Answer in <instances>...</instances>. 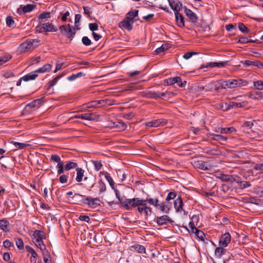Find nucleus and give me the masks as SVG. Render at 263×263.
Wrapping results in <instances>:
<instances>
[{"mask_svg":"<svg viewBox=\"0 0 263 263\" xmlns=\"http://www.w3.org/2000/svg\"><path fill=\"white\" fill-rule=\"evenodd\" d=\"M224 247H219L216 248L215 251V255L218 258H220L221 256L225 254L227 250Z\"/></svg>","mask_w":263,"mask_h":263,"instance_id":"nucleus-31","label":"nucleus"},{"mask_svg":"<svg viewBox=\"0 0 263 263\" xmlns=\"http://www.w3.org/2000/svg\"><path fill=\"white\" fill-rule=\"evenodd\" d=\"M83 197L85 198V196L84 195H80L79 194H75L72 197L73 203L78 204L79 202H82V200H83L84 199H81V198Z\"/></svg>","mask_w":263,"mask_h":263,"instance_id":"nucleus-43","label":"nucleus"},{"mask_svg":"<svg viewBox=\"0 0 263 263\" xmlns=\"http://www.w3.org/2000/svg\"><path fill=\"white\" fill-rule=\"evenodd\" d=\"M51 13L49 12H43L38 16V20L40 24L43 23V20L50 17Z\"/></svg>","mask_w":263,"mask_h":263,"instance_id":"nucleus-38","label":"nucleus"},{"mask_svg":"<svg viewBox=\"0 0 263 263\" xmlns=\"http://www.w3.org/2000/svg\"><path fill=\"white\" fill-rule=\"evenodd\" d=\"M195 234L197 238H199L201 240H204L205 234L201 230H200L198 229H196Z\"/></svg>","mask_w":263,"mask_h":263,"instance_id":"nucleus-51","label":"nucleus"},{"mask_svg":"<svg viewBox=\"0 0 263 263\" xmlns=\"http://www.w3.org/2000/svg\"><path fill=\"white\" fill-rule=\"evenodd\" d=\"M177 196V193L176 192H170L166 199H165V201L164 202L165 203H166V202H170V201L171 200H172V199H175V198Z\"/></svg>","mask_w":263,"mask_h":263,"instance_id":"nucleus-47","label":"nucleus"},{"mask_svg":"<svg viewBox=\"0 0 263 263\" xmlns=\"http://www.w3.org/2000/svg\"><path fill=\"white\" fill-rule=\"evenodd\" d=\"M37 76L38 75L37 74L33 72H31L22 77V79H23V81L27 82L30 80H33L35 79Z\"/></svg>","mask_w":263,"mask_h":263,"instance_id":"nucleus-35","label":"nucleus"},{"mask_svg":"<svg viewBox=\"0 0 263 263\" xmlns=\"http://www.w3.org/2000/svg\"><path fill=\"white\" fill-rule=\"evenodd\" d=\"M184 13L187 17L189 21L194 24H196L198 20L197 15L191 10L188 9L186 6L184 7Z\"/></svg>","mask_w":263,"mask_h":263,"instance_id":"nucleus-10","label":"nucleus"},{"mask_svg":"<svg viewBox=\"0 0 263 263\" xmlns=\"http://www.w3.org/2000/svg\"><path fill=\"white\" fill-rule=\"evenodd\" d=\"M242 63L246 66H254L258 67H263V63L259 61H251L250 60H245Z\"/></svg>","mask_w":263,"mask_h":263,"instance_id":"nucleus-26","label":"nucleus"},{"mask_svg":"<svg viewBox=\"0 0 263 263\" xmlns=\"http://www.w3.org/2000/svg\"><path fill=\"white\" fill-rule=\"evenodd\" d=\"M239 188L243 189L251 186L250 182L248 181H240L239 182Z\"/></svg>","mask_w":263,"mask_h":263,"instance_id":"nucleus-59","label":"nucleus"},{"mask_svg":"<svg viewBox=\"0 0 263 263\" xmlns=\"http://www.w3.org/2000/svg\"><path fill=\"white\" fill-rule=\"evenodd\" d=\"M44 98H41L39 99L35 100L33 101L32 102L29 103L27 106L26 107H30V108H38L40 107V106L42 104V103L44 102Z\"/></svg>","mask_w":263,"mask_h":263,"instance_id":"nucleus-21","label":"nucleus"},{"mask_svg":"<svg viewBox=\"0 0 263 263\" xmlns=\"http://www.w3.org/2000/svg\"><path fill=\"white\" fill-rule=\"evenodd\" d=\"M144 199H140L139 198L132 199L125 198L124 201L121 202V206L127 210H131L134 208H138V206L143 205Z\"/></svg>","mask_w":263,"mask_h":263,"instance_id":"nucleus-3","label":"nucleus"},{"mask_svg":"<svg viewBox=\"0 0 263 263\" xmlns=\"http://www.w3.org/2000/svg\"><path fill=\"white\" fill-rule=\"evenodd\" d=\"M231 235L229 233H225L219 238V245L220 247H226L231 241Z\"/></svg>","mask_w":263,"mask_h":263,"instance_id":"nucleus-13","label":"nucleus"},{"mask_svg":"<svg viewBox=\"0 0 263 263\" xmlns=\"http://www.w3.org/2000/svg\"><path fill=\"white\" fill-rule=\"evenodd\" d=\"M248 84L247 80L241 79H229L227 80H221L220 82L219 87L221 88H235L245 86Z\"/></svg>","mask_w":263,"mask_h":263,"instance_id":"nucleus-1","label":"nucleus"},{"mask_svg":"<svg viewBox=\"0 0 263 263\" xmlns=\"http://www.w3.org/2000/svg\"><path fill=\"white\" fill-rule=\"evenodd\" d=\"M78 164L72 161H68L64 165V168L66 171L70 170L71 169L77 168Z\"/></svg>","mask_w":263,"mask_h":263,"instance_id":"nucleus-40","label":"nucleus"},{"mask_svg":"<svg viewBox=\"0 0 263 263\" xmlns=\"http://www.w3.org/2000/svg\"><path fill=\"white\" fill-rule=\"evenodd\" d=\"M220 179L222 181H225L228 182H233L235 180V179L233 177V176L225 174H220Z\"/></svg>","mask_w":263,"mask_h":263,"instance_id":"nucleus-37","label":"nucleus"},{"mask_svg":"<svg viewBox=\"0 0 263 263\" xmlns=\"http://www.w3.org/2000/svg\"><path fill=\"white\" fill-rule=\"evenodd\" d=\"M113 104V101L110 99H105L99 100H94L87 103L88 108H97L104 107L106 105H111Z\"/></svg>","mask_w":263,"mask_h":263,"instance_id":"nucleus-5","label":"nucleus"},{"mask_svg":"<svg viewBox=\"0 0 263 263\" xmlns=\"http://www.w3.org/2000/svg\"><path fill=\"white\" fill-rule=\"evenodd\" d=\"M238 43L241 44H246L248 43H257L256 40H248L247 37H239Z\"/></svg>","mask_w":263,"mask_h":263,"instance_id":"nucleus-48","label":"nucleus"},{"mask_svg":"<svg viewBox=\"0 0 263 263\" xmlns=\"http://www.w3.org/2000/svg\"><path fill=\"white\" fill-rule=\"evenodd\" d=\"M211 136L212 139L219 141L221 143H222L223 142L227 141L228 139L227 137L221 135L213 134H212Z\"/></svg>","mask_w":263,"mask_h":263,"instance_id":"nucleus-28","label":"nucleus"},{"mask_svg":"<svg viewBox=\"0 0 263 263\" xmlns=\"http://www.w3.org/2000/svg\"><path fill=\"white\" fill-rule=\"evenodd\" d=\"M6 24L9 27H14V21L11 16H8L7 17Z\"/></svg>","mask_w":263,"mask_h":263,"instance_id":"nucleus-57","label":"nucleus"},{"mask_svg":"<svg viewBox=\"0 0 263 263\" xmlns=\"http://www.w3.org/2000/svg\"><path fill=\"white\" fill-rule=\"evenodd\" d=\"M144 203H142L143 205L138 206L137 208V210L140 214L144 213V216L146 218L149 214H151L152 211L151 208L146 205V203L147 202L146 201V199H144Z\"/></svg>","mask_w":263,"mask_h":263,"instance_id":"nucleus-12","label":"nucleus"},{"mask_svg":"<svg viewBox=\"0 0 263 263\" xmlns=\"http://www.w3.org/2000/svg\"><path fill=\"white\" fill-rule=\"evenodd\" d=\"M62 35L72 41L76 34V28L70 24L62 25L59 28Z\"/></svg>","mask_w":263,"mask_h":263,"instance_id":"nucleus-4","label":"nucleus"},{"mask_svg":"<svg viewBox=\"0 0 263 263\" xmlns=\"http://www.w3.org/2000/svg\"><path fill=\"white\" fill-rule=\"evenodd\" d=\"M32 236V238H37L40 240L45 239L44 232L41 230H35L33 232Z\"/></svg>","mask_w":263,"mask_h":263,"instance_id":"nucleus-32","label":"nucleus"},{"mask_svg":"<svg viewBox=\"0 0 263 263\" xmlns=\"http://www.w3.org/2000/svg\"><path fill=\"white\" fill-rule=\"evenodd\" d=\"M167 123V121L164 119H159L153 120L150 122H147L145 125L147 127H157L161 126H164Z\"/></svg>","mask_w":263,"mask_h":263,"instance_id":"nucleus-11","label":"nucleus"},{"mask_svg":"<svg viewBox=\"0 0 263 263\" xmlns=\"http://www.w3.org/2000/svg\"><path fill=\"white\" fill-rule=\"evenodd\" d=\"M57 167L58 168L57 173L58 175L62 174L64 173L65 168L64 166L63 165V163H58L57 165Z\"/></svg>","mask_w":263,"mask_h":263,"instance_id":"nucleus-58","label":"nucleus"},{"mask_svg":"<svg viewBox=\"0 0 263 263\" xmlns=\"http://www.w3.org/2000/svg\"><path fill=\"white\" fill-rule=\"evenodd\" d=\"M156 221L159 226H162L167 222H172L173 221L167 216L163 215L156 218Z\"/></svg>","mask_w":263,"mask_h":263,"instance_id":"nucleus-16","label":"nucleus"},{"mask_svg":"<svg viewBox=\"0 0 263 263\" xmlns=\"http://www.w3.org/2000/svg\"><path fill=\"white\" fill-rule=\"evenodd\" d=\"M12 143L15 146V147L19 148V149L24 148L29 145V144H28L20 143V142H12Z\"/></svg>","mask_w":263,"mask_h":263,"instance_id":"nucleus-55","label":"nucleus"},{"mask_svg":"<svg viewBox=\"0 0 263 263\" xmlns=\"http://www.w3.org/2000/svg\"><path fill=\"white\" fill-rule=\"evenodd\" d=\"M248 96L249 98L254 100H260L262 99V93L258 91H251Z\"/></svg>","mask_w":263,"mask_h":263,"instance_id":"nucleus-19","label":"nucleus"},{"mask_svg":"<svg viewBox=\"0 0 263 263\" xmlns=\"http://www.w3.org/2000/svg\"><path fill=\"white\" fill-rule=\"evenodd\" d=\"M176 21L177 26L180 28L184 26V20L183 16L178 12H175Z\"/></svg>","mask_w":263,"mask_h":263,"instance_id":"nucleus-24","label":"nucleus"},{"mask_svg":"<svg viewBox=\"0 0 263 263\" xmlns=\"http://www.w3.org/2000/svg\"><path fill=\"white\" fill-rule=\"evenodd\" d=\"M114 126L117 128L119 130H124L127 127V125L123 122H117L114 123Z\"/></svg>","mask_w":263,"mask_h":263,"instance_id":"nucleus-42","label":"nucleus"},{"mask_svg":"<svg viewBox=\"0 0 263 263\" xmlns=\"http://www.w3.org/2000/svg\"><path fill=\"white\" fill-rule=\"evenodd\" d=\"M77 171V177L76 178V180L78 182H80L83 180V177H84V170H83L82 168L80 167H77L76 168Z\"/></svg>","mask_w":263,"mask_h":263,"instance_id":"nucleus-30","label":"nucleus"},{"mask_svg":"<svg viewBox=\"0 0 263 263\" xmlns=\"http://www.w3.org/2000/svg\"><path fill=\"white\" fill-rule=\"evenodd\" d=\"M52 66L50 64H45L42 67L39 68L37 70H36V72H39V73H44L46 72H48L51 70L52 68Z\"/></svg>","mask_w":263,"mask_h":263,"instance_id":"nucleus-34","label":"nucleus"},{"mask_svg":"<svg viewBox=\"0 0 263 263\" xmlns=\"http://www.w3.org/2000/svg\"><path fill=\"white\" fill-rule=\"evenodd\" d=\"M132 22L125 18L119 23V27L121 28L127 29L128 30H131L133 29V24Z\"/></svg>","mask_w":263,"mask_h":263,"instance_id":"nucleus-20","label":"nucleus"},{"mask_svg":"<svg viewBox=\"0 0 263 263\" xmlns=\"http://www.w3.org/2000/svg\"><path fill=\"white\" fill-rule=\"evenodd\" d=\"M180 80V78L179 77L171 78L166 80V83L168 85L177 84L179 86Z\"/></svg>","mask_w":263,"mask_h":263,"instance_id":"nucleus-36","label":"nucleus"},{"mask_svg":"<svg viewBox=\"0 0 263 263\" xmlns=\"http://www.w3.org/2000/svg\"><path fill=\"white\" fill-rule=\"evenodd\" d=\"M227 62H210L205 64L201 65L199 67L200 69L204 68H213L215 67H224L226 66Z\"/></svg>","mask_w":263,"mask_h":263,"instance_id":"nucleus-14","label":"nucleus"},{"mask_svg":"<svg viewBox=\"0 0 263 263\" xmlns=\"http://www.w3.org/2000/svg\"><path fill=\"white\" fill-rule=\"evenodd\" d=\"M169 44L168 43H165L164 44H162L161 47L157 48L155 52H156V54H159L161 53L162 52H164V51L170 48Z\"/></svg>","mask_w":263,"mask_h":263,"instance_id":"nucleus-39","label":"nucleus"},{"mask_svg":"<svg viewBox=\"0 0 263 263\" xmlns=\"http://www.w3.org/2000/svg\"><path fill=\"white\" fill-rule=\"evenodd\" d=\"M254 86L258 90H263V81L258 80L253 83Z\"/></svg>","mask_w":263,"mask_h":263,"instance_id":"nucleus-53","label":"nucleus"},{"mask_svg":"<svg viewBox=\"0 0 263 263\" xmlns=\"http://www.w3.org/2000/svg\"><path fill=\"white\" fill-rule=\"evenodd\" d=\"M198 52H188L184 54L183 57L187 60L189 59L192 55L198 54Z\"/></svg>","mask_w":263,"mask_h":263,"instance_id":"nucleus-64","label":"nucleus"},{"mask_svg":"<svg viewBox=\"0 0 263 263\" xmlns=\"http://www.w3.org/2000/svg\"><path fill=\"white\" fill-rule=\"evenodd\" d=\"M89 28L92 32H95V31L97 30L98 29V25L97 23H90L89 24Z\"/></svg>","mask_w":263,"mask_h":263,"instance_id":"nucleus-63","label":"nucleus"},{"mask_svg":"<svg viewBox=\"0 0 263 263\" xmlns=\"http://www.w3.org/2000/svg\"><path fill=\"white\" fill-rule=\"evenodd\" d=\"M36 7V5L33 4H27L23 7L22 10L24 13L29 12L33 10Z\"/></svg>","mask_w":263,"mask_h":263,"instance_id":"nucleus-45","label":"nucleus"},{"mask_svg":"<svg viewBox=\"0 0 263 263\" xmlns=\"http://www.w3.org/2000/svg\"><path fill=\"white\" fill-rule=\"evenodd\" d=\"M36 30L39 33L45 32L43 23L40 24L36 27Z\"/></svg>","mask_w":263,"mask_h":263,"instance_id":"nucleus-62","label":"nucleus"},{"mask_svg":"<svg viewBox=\"0 0 263 263\" xmlns=\"http://www.w3.org/2000/svg\"><path fill=\"white\" fill-rule=\"evenodd\" d=\"M226 105L227 106L226 110H229L232 108H240L245 106L246 105L245 102H230L229 103H226Z\"/></svg>","mask_w":263,"mask_h":263,"instance_id":"nucleus-18","label":"nucleus"},{"mask_svg":"<svg viewBox=\"0 0 263 263\" xmlns=\"http://www.w3.org/2000/svg\"><path fill=\"white\" fill-rule=\"evenodd\" d=\"M82 203L87 205L88 208L91 209L96 208L101 205V201L99 198H92L90 196L85 197L82 200Z\"/></svg>","mask_w":263,"mask_h":263,"instance_id":"nucleus-7","label":"nucleus"},{"mask_svg":"<svg viewBox=\"0 0 263 263\" xmlns=\"http://www.w3.org/2000/svg\"><path fill=\"white\" fill-rule=\"evenodd\" d=\"M139 11L137 10H134L128 12L126 14V18L132 22L133 23L135 20H134V17L138 16Z\"/></svg>","mask_w":263,"mask_h":263,"instance_id":"nucleus-29","label":"nucleus"},{"mask_svg":"<svg viewBox=\"0 0 263 263\" xmlns=\"http://www.w3.org/2000/svg\"><path fill=\"white\" fill-rule=\"evenodd\" d=\"M64 75V73H62L61 74H59V75L56 76L53 80H52L50 81L49 82H48L47 86H45L46 87V89L47 90H49L51 87H52L53 86H54V85L56 84V83H57L58 81L61 78H62Z\"/></svg>","mask_w":263,"mask_h":263,"instance_id":"nucleus-27","label":"nucleus"},{"mask_svg":"<svg viewBox=\"0 0 263 263\" xmlns=\"http://www.w3.org/2000/svg\"><path fill=\"white\" fill-rule=\"evenodd\" d=\"M105 178L107 180L108 183H109V185L112 189H115V187L114 185V181L113 179L111 178V177L110 176L109 174L107 173H106L105 175Z\"/></svg>","mask_w":263,"mask_h":263,"instance_id":"nucleus-52","label":"nucleus"},{"mask_svg":"<svg viewBox=\"0 0 263 263\" xmlns=\"http://www.w3.org/2000/svg\"><path fill=\"white\" fill-rule=\"evenodd\" d=\"M236 129L234 127H230L227 128H222L220 129V133L221 134H228V133H232L233 132H236Z\"/></svg>","mask_w":263,"mask_h":263,"instance_id":"nucleus-46","label":"nucleus"},{"mask_svg":"<svg viewBox=\"0 0 263 263\" xmlns=\"http://www.w3.org/2000/svg\"><path fill=\"white\" fill-rule=\"evenodd\" d=\"M15 243L17 247L20 250H22L24 249V242L23 239L21 238H15Z\"/></svg>","mask_w":263,"mask_h":263,"instance_id":"nucleus-49","label":"nucleus"},{"mask_svg":"<svg viewBox=\"0 0 263 263\" xmlns=\"http://www.w3.org/2000/svg\"><path fill=\"white\" fill-rule=\"evenodd\" d=\"M10 223L6 219H0V229L4 232L7 233L9 231Z\"/></svg>","mask_w":263,"mask_h":263,"instance_id":"nucleus-25","label":"nucleus"},{"mask_svg":"<svg viewBox=\"0 0 263 263\" xmlns=\"http://www.w3.org/2000/svg\"><path fill=\"white\" fill-rule=\"evenodd\" d=\"M82 43L85 46H90L91 44V40L87 36H83L82 39Z\"/></svg>","mask_w":263,"mask_h":263,"instance_id":"nucleus-60","label":"nucleus"},{"mask_svg":"<svg viewBox=\"0 0 263 263\" xmlns=\"http://www.w3.org/2000/svg\"><path fill=\"white\" fill-rule=\"evenodd\" d=\"M238 28L242 33H247L249 32V29L248 28L242 23H239L238 24Z\"/></svg>","mask_w":263,"mask_h":263,"instance_id":"nucleus-50","label":"nucleus"},{"mask_svg":"<svg viewBox=\"0 0 263 263\" xmlns=\"http://www.w3.org/2000/svg\"><path fill=\"white\" fill-rule=\"evenodd\" d=\"M193 165L195 167L202 171H213L214 168V165L209 161H195L193 163Z\"/></svg>","mask_w":263,"mask_h":263,"instance_id":"nucleus-6","label":"nucleus"},{"mask_svg":"<svg viewBox=\"0 0 263 263\" xmlns=\"http://www.w3.org/2000/svg\"><path fill=\"white\" fill-rule=\"evenodd\" d=\"M92 163H93V164L94 165L95 169L97 171H99L101 168V167L102 166V164L101 161H92Z\"/></svg>","mask_w":263,"mask_h":263,"instance_id":"nucleus-61","label":"nucleus"},{"mask_svg":"<svg viewBox=\"0 0 263 263\" xmlns=\"http://www.w3.org/2000/svg\"><path fill=\"white\" fill-rule=\"evenodd\" d=\"M174 208L177 212H181L182 210L183 201L181 197L178 196L174 201Z\"/></svg>","mask_w":263,"mask_h":263,"instance_id":"nucleus-22","label":"nucleus"},{"mask_svg":"<svg viewBox=\"0 0 263 263\" xmlns=\"http://www.w3.org/2000/svg\"><path fill=\"white\" fill-rule=\"evenodd\" d=\"M44 261L45 263H52L50 254L47 250H45L42 252Z\"/></svg>","mask_w":263,"mask_h":263,"instance_id":"nucleus-41","label":"nucleus"},{"mask_svg":"<svg viewBox=\"0 0 263 263\" xmlns=\"http://www.w3.org/2000/svg\"><path fill=\"white\" fill-rule=\"evenodd\" d=\"M132 248H134L136 251H137L139 253H145V248L142 245L137 244L132 246Z\"/></svg>","mask_w":263,"mask_h":263,"instance_id":"nucleus-44","label":"nucleus"},{"mask_svg":"<svg viewBox=\"0 0 263 263\" xmlns=\"http://www.w3.org/2000/svg\"><path fill=\"white\" fill-rule=\"evenodd\" d=\"M40 41L33 39H27L25 42L22 43L19 46L20 52H25L30 49L31 47H34L37 45H34V43H39Z\"/></svg>","mask_w":263,"mask_h":263,"instance_id":"nucleus-8","label":"nucleus"},{"mask_svg":"<svg viewBox=\"0 0 263 263\" xmlns=\"http://www.w3.org/2000/svg\"><path fill=\"white\" fill-rule=\"evenodd\" d=\"M169 4L171 8L175 11V12L179 13L182 8V4L179 0L169 1Z\"/></svg>","mask_w":263,"mask_h":263,"instance_id":"nucleus-15","label":"nucleus"},{"mask_svg":"<svg viewBox=\"0 0 263 263\" xmlns=\"http://www.w3.org/2000/svg\"><path fill=\"white\" fill-rule=\"evenodd\" d=\"M167 93V91L165 92H159L150 91L147 92H142V96L148 99H157L158 98H162V97H164Z\"/></svg>","mask_w":263,"mask_h":263,"instance_id":"nucleus-9","label":"nucleus"},{"mask_svg":"<svg viewBox=\"0 0 263 263\" xmlns=\"http://www.w3.org/2000/svg\"><path fill=\"white\" fill-rule=\"evenodd\" d=\"M99 188L100 189V194L106 191V185L102 179L100 180L99 181Z\"/></svg>","mask_w":263,"mask_h":263,"instance_id":"nucleus-54","label":"nucleus"},{"mask_svg":"<svg viewBox=\"0 0 263 263\" xmlns=\"http://www.w3.org/2000/svg\"><path fill=\"white\" fill-rule=\"evenodd\" d=\"M45 32H56L58 29L52 25V23L49 22L44 23Z\"/></svg>","mask_w":263,"mask_h":263,"instance_id":"nucleus-33","label":"nucleus"},{"mask_svg":"<svg viewBox=\"0 0 263 263\" xmlns=\"http://www.w3.org/2000/svg\"><path fill=\"white\" fill-rule=\"evenodd\" d=\"M76 118H81L84 120L89 121L95 120L96 119V115L93 113H85L80 114L75 116Z\"/></svg>","mask_w":263,"mask_h":263,"instance_id":"nucleus-17","label":"nucleus"},{"mask_svg":"<svg viewBox=\"0 0 263 263\" xmlns=\"http://www.w3.org/2000/svg\"><path fill=\"white\" fill-rule=\"evenodd\" d=\"M146 201H147V202L151 205L155 206L158 209L165 213H168L170 209L172 208L171 202H166V203H165L164 202H162L159 203V201L158 198L154 199L152 198H146Z\"/></svg>","mask_w":263,"mask_h":263,"instance_id":"nucleus-2","label":"nucleus"},{"mask_svg":"<svg viewBox=\"0 0 263 263\" xmlns=\"http://www.w3.org/2000/svg\"><path fill=\"white\" fill-rule=\"evenodd\" d=\"M50 160L53 162H57L58 163L60 164L63 162L61 161L59 156L57 154L51 155Z\"/></svg>","mask_w":263,"mask_h":263,"instance_id":"nucleus-56","label":"nucleus"},{"mask_svg":"<svg viewBox=\"0 0 263 263\" xmlns=\"http://www.w3.org/2000/svg\"><path fill=\"white\" fill-rule=\"evenodd\" d=\"M26 250L27 251V252L30 253L31 254V258H30V261L32 263H36V257H37V254L36 253V252L34 251V250L30 247L29 246H26L25 247Z\"/></svg>","mask_w":263,"mask_h":263,"instance_id":"nucleus-23","label":"nucleus"}]
</instances>
